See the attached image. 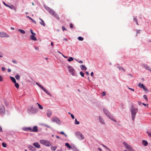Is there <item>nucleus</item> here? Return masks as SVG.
<instances>
[{
  "instance_id": "45",
  "label": "nucleus",
  "mask_w": 151,
  "mask_h": 151,
  "mask_svg": "<svg viewBox=\"0 0 151 151\" xmlns=\"http://www.w3.org/2000/svg\"><path fill=\"white\" fill-rule=\"evenodd\" d=\"M102 146L104 148H106V149H107L108 150H109V149L106 146V145H102Z\"/></svg>"
},
{
  "instance_id": "20",
  "label": "nucleus",
  "mask_w": 151,
  "mask_h": 151,
  "mask_svg": "<svg viewBox=\"0 0 151 151\" xmlns=\"http://www.w3.org/2000/svg\"><path fill=\"white\" fill-rule=\"evenodd\" d=\"M33 145L35 147L37 148H39L40 147V146L38 142L34 143Z\"/></svg>"
},
{
  "instance_id": "39",
  "label": "nucleus",
  "mask_w": 151,
  "mask_h": 151,
  "mask_svg": "<svg viewBox=\"0 0 151 151\" xmlns=\"http://www.w3.org/2000/svg\"><path fill=\"white\" fill-rule=\"evenodd\" d=\"M2 145L4 147H6L7 146L5 142H3L2 143Z\"/></svg>"
},
{
  "instance_id": "33",
  "label": "nucleus",
  "mask_w": 151,
  "mask_h": 151,
  "mask_svg": "<svg viewBox=\"0 0 151 151\" xmlns=\"http://www.w3.org/2000/svg\"><path fill=\"white\" fill-rule=\"evenodd\" d=\"M14 83L15 86L18 89L19 87V84L17 83H16V82Z\"/></svg>"
},
{
  "instance_id": "14",
  "label": "nucleus",
  "mask_w": 151,
  "mask_h": 151,
  "mask_svg": "<svg viewBox=\"0 0 151 151\" xmlns=\"http://www.w3.org/2000/svg\"><path fill=\"white\" fill-rule=\"evenodd\" d=\"M142 66L147 70H149L151 72V69L147 64H142Z\"/></svg>"
},
{
  "instance_id": "55",
  "label": "nucleus",
  "mask_w": 151,
  "mask_h": 151,
  "mask_svg": "<svg viewBox=\"0 0 151 151\" xmlns=\"http://www.w3.org/2000/svg\"><path fill=\"white\" fill-rule=\"evenodd\" d=\"M3 3L5 6H7L8 5L6 4L4 1L3 2Z\"/></svg>"
},
{
  "instance_id": "15",
  "label": "nucleus",
  "mask_w": 151,
  "mask_h": 151,
  "mask_svg": "<svg viewBox=\"0 0 151 151\" xmlns=\"http://www.w3.org/2000/svg\"><path fill=\"white\" fill-rule=\"evenodd\" d=\"M38 131L37 127L36 126L33 127L32 129L31 128V132H37Z\"/></svg>"
},
{
  "instance_id": "13",
  "label": "nucleus",
  "mask_w": 151,
  "mask_h": 151,
  "mask_svg": "<svg viewBox=\"0 0 151 151\" xmlns=\"http://www.w3.org/2000/svg\"><path fill=\"white\" fill-rule=\"evenodd\" d=\"M103 111L104 114L108 117L111 115L109 111L105 108H104Z\"/></svg>"
},
{
  "instance_id": "17",
  "label": "nucleus",
  "mask_w": 151,
  "mask_h": 151,
  "mask_svg": "<svg viewBox=\"0 0 151 151\" xmlns=\"http://www.w3.org/2000/svg\"><path fill=\"white\" fill-rule=\"evenodd\" d=\"M28 147L29 149V150L32 151H34L35 150V148L33 146L31 145H28L27 146Z\"/></svg>"
},
{
  "instance_id": "47",
  "label": "nucleus",
  "mask_w": 151,
  "mask_h": 151,
  "mask_svg": "<svg viewBox=\"0 0 151 151\" xmlns=\"http://www.w3.org/2000/svg\"><path fill=\"white\" fill-rule=\"evenodd\" d=\"M43 125L44 126H45L46 127H47L48 128H51V127L50 126H49L47 124H43Z\"/></svg>"
},
{
  "instance_id": "9",
  "label": "nucleus",
  "mask_w": 151,
  "mask_h": 151,
  "mask_svg": "<svg viewBox=\"0 0 151 151\" xmlns=\"http://www.w3.org/2000/svg\"><path fill=\"white\" fill-rule=\"evenodd\" d=\"M9 36L7 34L4 32H0V37L1 38L9 37Z\"/></svg>"
},
{
  "instance_id": "40",
  "label": "nucleus",
  "mask_w": 151,
  "mask_h": 151,
  "mask_svg": "<svg viewBox=\"0 0 151 151\" xmlns=\"http://www.w3.org/2000/svg\"><path fill=\"white\" fill-rule=\"evenodd\" d=\"M30 32L32 34V35H36L35 33L33 32V30L32 29H30Z\"/></svg>"
},
{
  "instance_id": "58",
  "label": "nucleus",
  "mask_w": 151,
  "mask_h": 151,
  "mask_svg": "<svg viewBox=\"0 0 151 151\" xmlns=\"http://www.w3.org/2000/svg\"><path fill=\"white\" fill-rule=\"evenodd\" d=\"M3 80V78L2 77L0 76V81H2Z\"/></svg>"
},
{
  "instance_id": "43",
  "label": "nucleus",
  "mask_w": 151,
  "mask_h": 151,
  "mask_svg": "<svg viewBox=\"0 0 151 151\" xmlns=\"http://www.w3.org/2000/svg\"><path fill=\"white\" fill-rule=\"evenodd\" d=\"M147 133L148 134V135L150 137H151V133L150 132H149L148 131H147Z\"/></svg>"
},
{
  "instance_id": "29",
  "label": "nucleus",
  "mask_w": 151,
  "mask_h": 151,
  "mask_svg": "<svg viewBox=\"0 0 151 151\" xmlns=\"http://www.w3.org/2000/svg\"><path fill=\"white\" fill-rule=\"evenodd\" d=\"M18 31L20 32L22 34H24L25 33V32L22 29H19Z\"/></svg>"
},
{
  "instance_id": "26",
  "label": "nucleus",
  "mask_w": 151,
  "mask_h": 151,
  "mask_svg": "<svg viewBox=\"0 0 151 151\" xmlns=\"http://www.w3.org/2000/svg\"><path fill=\"white\" fill-rule=\"evenodd\" d=\"M10 78L13 83H15L16 82V80L14 77L10 76Z\"/></svg>"
},
{
  "instance_id": "57",
  "label": "nucleus",
  "mask_w": 151,
  "mask_h": 151,
  "mask_svg": "<svg viewBox=\"0 0 151 151\" xmlns=\"http://www.w3.org/2000/svg\"><path fill=\"white\" fill-rule=\"evenodd\" d=\"M3 57V54L1 52H0V58H2Z\"/></svg>"
},
{
  "instance_id": "52",
  "label": "nucleus",
  "mask_w": 151,
  "mask_h": 151,
  "mask_svg": "<svg viewBox=\"0 0 151 151\" xmlns=\"http://www.w3.org/2000/svg\"><path fill=\"white\" fill-rule=\"evenodd\" d=\"M136 31H137V34L136 35V36L137 35V34L138 33H139V31H140V30H136Z\"/></svg>"
},
{
  "instance_id": "1",
  "label": "nucleus",
  "mask_w": 151,
  "mask_h": 151,
  "mask_svg": "<svg viewBox=\"0 0 151 151\" xmlns=\"http://www.w3.org/2000/svg\"><path fill=\"white\" fill-rule=\"evenodd\" d=\"M44 7L47 10L49 13L51 14L52 16L55 17L57 19H59L60 18L58 14L56 12H55L52 9L45 6H44Z\"/></svg>"
},
{
  "instance_id": "63",
  "label": "nucleus",
  "mask_w": 151,
  "mask_h": 151,
  "mask_svg": "<svg viewBox=\"0 0 151 151\" xmlns=\"http://www.w3.org/2000/svg\"><path fill=\"white\" fill-rule=\"evenodd\" d=\"M91 76H93V72H91Z\"/></svg>"
},
{
  "instance_id": "42",
  "label": "nucleus",
  "mask_w": 151,
  "mask_h": 151,
  "mask_svg": "<svg viewBox=\"0 0 151 151\" xmlns=\"http://www.w3.org/2000/svg\"><path fill=\"white\" fill-rule=\"evenodd\" d=\"M75 124H79V122L77 121L76 119H75Z\"/></svg>"
},
{
  "instance_id": "10",
  "label": "nucleus",
  "mask_w": 151,
  "mask_h": 151,
  "mask_svg": "<svg viewBox=\"0 0 151 151\" xmlns=\"http://www.w3.org/2000/svg\"><path fill=\"white\" fill-rule=\"evenodd\" d=\"M52 121L55 122L58 124H61V122L59 119L56 116H55L52 118Z\"/></svg>"
},
{
  "instance_id": "30",
  "label": "nucleus",
  "mask_w": 151,
  "mask_h": 151,
  "mask_svg": "<svg viewBox=\"0 0 151 151\" xmlns=\"http://www.w3.org/2000/svg\"><path fill=\"white\" fill-rule=\"evenodd\" d=\"M37 104L39 106V108L40 109H43V106H41V105H40L39 104L37 103Z\"/></svg>"
},
{
  "instance_id": "46",
  "label": "nucleus",
  "mask_w": 151,
  "mask_h": 151,
  "mask_svg": "<svg viewBox=\"0 0 151 151\" xmlns=\"http://www.w3.org/2000/svg\"><path fill=\"white\" fill-rule=\"evenodd\" d=\"M12 62L15 64H17V61L15 60H12Z\"/></svg>"
},
{
  "instance_id": "56",
  "label": "nucleus",
  "mask_w": 151,
  "mask_h": 151,
  "mask_svg": "<svg viewBox=\"0 0 151 151\" xmlns=\"http://www.w3.org/2000/svg\"><path fill=\"white\" fill-rule=\"evenodd\" d=\"M128 88L129 89H130V90H131L132 91H134V89H133L132 88H130L129 87H128Z\"/></svg>"
},
{
  "instance_id": "41",
  "label": "nucleus",
  "mask_w": 151,
  "mask_h": 151,
  "mask_svg": "<svg viewBox=\"0 0 151 151\" xmlns=\"http://www.w3.org/2000/svg\"><path fill=\"white\" fill-rule=\"evenodd\" d=\"M80 74L82 77H83L84 76V74L82 72H80Z\"/></svg>"
},
{
  "instance_id": "37",
  "label": "nucleus",
  "mask_w": 151,
  "mask_h": 151,
  "mask_svg": "<svg viewBox=\"0 0 151 151\" xmlns=\"http://www.w3.org/2000/svg\"><path fill=\"white\" fill-rule=\"evenodd\" d=\"M59 133L64 135L66 137H67V135L63 131L60 132Z\"/></svg>"
},
{
  "instance_id": "60",
  "label": "nucleus",
  "mask_w": 151,
  "mask_h": 151,
  "mask_svg": "<svg viewBox=\"0 0 151 151\" xmlns=\"http://www.w3.org/2000/svg\"><path fill=\"white\" fill-rule=\"evenodd\" d=\"M142 104L144 105V106H148V104H145L144 103H142Z\"/></svg>"
},
{
  "instance_id": "62",
  "label": "nucleus",
  "mask_w": 151,
  "mask_h": 151,
  "mask_svg": "<svg viewBox=\"0 0 151 151\" xmlns=\"http://www.w3.org/2000/svg\"><path fill=\"white\" fill-rule=\"evenodd\" d=\"M35 48L36 50H38L39 49V48L37 47H35Z\"/></svg>"
},
{
  "instance_id": "5",
  "label": "nucleus",
  "mask_w": 151,
  "mask_h": 151,
  "mask_svg": "<svg viewBox=\"0 0 151 151\" xmlns=\"http://www.w3.org/2000/svg\"><path fill=\"white\" fill-rule=\"evenodd\" d=\"M36 84L40 88L42 89L48 95L50 96H52L51 93H50V92H49L43 86L37 82L36 83Z\"/></svg>"
},
{
  "instance_id": "61",
  "label": "nucleus",
  "mask_w": 151,
  "mask_h": 151,
  "mask_svg": "<svg viewBox=\"0 0 151 151\" xmlns=\"http://www.w3.org/2000/svg\"><path fill=\"white\" fill-rule=\"evenodd\" d=\"M7 71L9 72H11V70L9 68H8V69Z\"/></svg>"
},
{
  "instance_id": "48",
  "label": "nucleus",
  "mask_w": 151,
  "mask_h": 151,
  "mask_svg": "<svg viewBox=\"0 0 151 151\" xmlns=\"http://www.w3.org/2000/svg\"><path fill=\"white\" fill-rule=\"evenodd\" d=\"M31 20L33 23H35V24H36V21L32 19Z\"/></svg>"
},
{
  "instance_id": "23",
  "label": "nucleus",
  "mask_w": 151,
  "mask_h": 151,
  "mask_svg": "<svg viewBox=\"0 0 151 151\" xmlns=\"http://www.w3.org/2000/svg\"><path fill=\"white\" fill-rule=\"evenodd\" d=\"M142 143L143 145L146 146H147L148 144V142L147 141L145 140H143L142 141Z\"/></svg>"
},
{
  "instance_id": "3",
  "label": "nucleus",
  "mask_w": 151,
  "mask_h": 151,
  "mask_svg": "<svg viewBox=\"0 0 151 151\" xmlns=\"http://www.w3.org/2000/svg\"><path fill=\"white\" fill-rule=\"evenodd\" d=\"M38 109H34L33 107L32 106L30 108H28L27 110L28 113L30 114H36L38 111Z\"/></svg>"
},
{
  "instance_id": "16",
  "label": "nucleus",
  "mask_w": 151,
  "mask_h": 151,
  "mask_svg": "<svg viewBox=\"0 0 151 151\" xmlns=\"http://www.w3.org/2000/svg\"><path fill=\"white\" fill-rule=\"evenodd\" d=\"M99 118L100 122L102 124H105V123L103 118L101 116H99Z\"/></svg>"
},
{
  "instance_id": "18",
  "label": "nucleus",
  "mask_w": 151,
  "mask_h": 151,
  "mask_svg": "<svg viewBox=\"0 0 151 151\" xmlns=\"http://www.w3.org/2000/svg\"><path fill=\"white\" fill-rule=\"evenodd\" d=\"M35 35H31L30 36V39L32 40L36 41L37 40V39L35 36Z\"/></svg>"
},
{
  "instance_id": "11",
  "label": "nucleus",
  "mask_w": 151,
  "mask_h": 151,
  "mask_svg": "<svg viewBox=\"0 0 151 151\" xmlns=\"http://www.w3.org/2000/svg\"><path fill=\"white\" fill-rule=\"evenodd\" d=\"M138 86L141 88L143 89L145 91H146L147 90V89L146 87L143 84L139 83L138 85Z\"/></svg>"
},
{
  "instance_id": "8",
  "label": "nucleus",
  "mask_w": 151,
  "mask_h": 151,
  "mask_svg": "<svg viewBox=\"0 0 151 151\" xmlns=\"http://www.w3.org/2000/svg\"><path fill=\"white\" fill-rule=\"evenodd\" d=\"M125 147L129 151H134V150L132 147L125 142H124Z\"/></svg>"
},
{
  "instance_id": "7",
  "label": "nucleus",
  "mask_w": 151,
  "mask_h": 151,
  "mask_svg": "<svg viewBox=\"0 0 151 151\" xmlns=\"http://www.w3.org/2000/svg\"><path fill=\"white\" fill-rule=\"evenodd\" d=\"M75 134L76 137L80 140H82L84 138V137L82 134L80 132H76Z\"/></svg>"
},
{
  "instance_id": "22",
  "label": "nucleus",
  "mask_w": 151,
  "mask_h": 151,
  "mask_svg": "<svg viewBox=\"0 0 151 151\" xmlns=\"http://www.w3.org/2000/svg\"><path fill=\"white\" fill-rule=\"evenodd\" d=\"M80 68L81 70H86V67L83 65H81L80 66Z\"/></svg>"
},
{
  "instance_id": "2",
  "label": "nucleus",
  "mask_w": 151,
  "mask_h": 151,
  "mask_svg": "<svg viewBox=\"0 0 151 151\" xmlns=\"http://www.w3.org/2000/svg\"><path fill=\"white\" fill-rule=\"evenodd\" d=\"M130 111L132 119L133 121H134L136 114L138 111V109L137 108H135L132 105L131 106Z\"/></svg>"
},
{
  "instance_id": "34",
  "label": "nucleus",
  "mask_w": 151,
  "mask_h": 151,
  "mask_svg": "<svg viewBox=\"0 0 151 151\" xmlns=\"http://www.w3.org/2000/svg\"><path fill=\"white\" fill-rule=\"evenodd\" d=\"M73 60V58L72 57H70L68 59V60L69 62H70Z\"/></svg>"
},
{
  "instance_id": "19",
  "label": "nucleus",
  "mask_w": 151,
  "mask_h": 151,
  "mask_svg": "<svg viewBox=\"0 0 151 151\" xmlns=\"http://www.w3.org/2000/svg\"><path fill=\"white\" fill-rule=\"evenodd\" d=\"M22 129L23 130L25 131H27L29 130V131L31 132V127H24Z\"/></svg>"
},
{
  "instance_id": "24",
  "label": "nucleus",
  "mask_w": 151,
  "mask_h": 151,
  "mask_svg": "<svg viewBox=\"0 0 151 151\" xmlns=\"http://www.w3.org/2000/svg\"><path fill=\"white\" fill-rule=\"evenodd\" d=\"M110 119L112 121H114L115 122H116V120L111 115H110L109 116H108Z\"/></svg>"
},
{
  "instance_id": "21",
  "label": "nucleus",
  "mask_w": 151,
  "mask_h": 151,
  "mask_svg": "<svg viewBox=\"0 0 151 151\" xmlns=\"http://www.w3.org/2000/svg\"><path fill=\"white\" fill-rule=\"evenodd\" d=\"M52 114V112L50 110H48L47 112V116L48 117H50L51 115Z\"/></svg>"
},
{
  "instance_id": "51",
  "label": "nucleus",
  "mask_w": 151,
  "mask_h": 151,
  "mask_svg": "<svg viewBox=\"0 0 151 151\" xmlns=\"http://www.w3.org/2000/svg\"><path fill=\"white\" fill-rule=\"evenodd\" d=\"M62 28L63 31H64V30H66V29L65 28V27L63 26H62Z\"/></svg>"
},
{
  "instance_id": "4",
  "label": "nucleus",
  "mask_w": 151,
  "mask_h": 151,
  "mask_svg": "<svg viewBox=\"0 0 151 151\" xmlns=\"http://www.w3.org/2000/svg\"><path fill=\"white\" fill-rule=\"evenodd\" d=\"M67 68L68 69L69 72L73 76H76V72L73 68L71 66H68Z\"/></svg>"
},
{
  "instance_id": "49",
  "label": "nucleus",
  "mask_w": 151,
  "mask_h": 151,
  "mask_svg": "<svg viewBox=\"0 0 151 151\" xmlns=\"http://www.w3.org/2000/svg\"><path fill=\"white\" fill-rule=\"evenodd\" d=\"M102 95L103 96H105L106 95V93L104 91L103 92L102 94Z\"/></svg>"
},
{
  "instance_id": "38",
  "label": "nucleus",
  "mask_w": 151,
  "mask_h": 151,
  "mask_svg": "<svg viewBox=\"0 0 151 151\" xmlns=\"http://www.w3.org/2000/svg\"><path fill=\"white\" fill-rule=\"evenodd\" d=\"M15 77L17 80H19L20 79V77L19 75H16L15 76Z\"/></svg>"
},
{
  "instance_id": "12",
  "label": "nucleus",
  "mask_w": 151,
  "mask_h": 151,
  "mask_svg": "<svg viewBox=\"0 0 151 151\" xmlns=\"http://www.w3.org/2000/svg\"><path fill=\"white\" fill-rule=\"evenodd\" d=\"M5 111V109L4 106L3 105H0V112L2 114L4 113Z\"/></svg>"
},
{
  "instance_id": "6",
  "label": "nucleus",
  "mask_w": 151,
  "mask_h": 151,
  "mask_svg": "<svg viewBox=\"0 0 151 151\" xmlns=\"http://www.w3.org/2000/svg\"><path fill=\"white\" fill-rule=\"evenodd\" d=\"M40 143L46 146H50L52 145L51 143L50 142L46 140H40Z\"/></svg>"
},
{
  "instance_id": "32",
  "label": "nucleus",
  "mask_w": 151,
  "mask_h": 151,
  "mask_svg": "<svg viewBox=\"0 0 151 151\" xmlns=\"http://www.w3.org/2000/svg\"><path fill=\"white\" fill-rule=\"evenodd\" d=\"M65 145L67 146L68 148L70 149L71 148V147L68 143H65Z\"/></svg>"
},
{
  "instance_id": "44",
  "label": "nucleus",
  "mask_w": 151,
  "mask_h": 151,
  "mask_svg": "<svg viewBox=\"0 0 151 151\" xmlns=\"http://www.w3.org/2000/svg\"><path fill=\"white\" fill-rule=\"evenodd\" d=\"M143 97L147 101V96L146 95H144Z\"/></svg>"
},
{
  "instance_id": "53",
  "label": "nucleus",
  "mask_w": 151,
  "mask_h": 151,
  "mask_svg": "<svg viewBox=\"0 0 151 151\" xmlns=\"http://www.w3.org/2000/svg\"><path fill=\"white\" fill-rule=\"evenodd\" d=\"M1 69L3 71H4L5 70V68L4 67H2Z\"/></svg>"
},
{
  "instance_id": "64",
  "label": "nucleus",
  "mask_w": 151,
  "mask_h": 151,
  "mask_svg": "<svg viewBox=\"0 0 151 151\" xmlns=\"http://www.w3.org/2000/svg\"><path fill=\"white\" fill-rule=\"evenodd\" d=\"M138 103L139 105H140L141 104H142V102L140 101H138Z\"/></svg>"
},
{
  "instance_id": "36",
  "label": "nucleus",
  "mask_w": 151,
  "mask_h": 151,
  "mask_svg": "<svg viewBox=\"0 0 151 151\" xmlns=\"http://www.w3.org/2000/svg\"><path fill=\"white\" fill-rule=\"evenodd\" d=\"M133 20L134 21L136 22V24L138 25V21L137 18H134L133 19Z\"/></svg>"
},
{
  "instance_id": "25",
  "label": "nucleus",
  "mask_w": 151,
  "mask_h": 151,
  "mask_svg": "<svg viewBox=\"0 0 151 151\" xmlns=\"http://www.w3.org/2000/svg\"><path fill=\"white\" fill-rule=\"evenodd\" d=\"M39 19L40 20H41V22H40V24H41L42 25H43V26H45V24L44 23V21L43 20H42L41 18H39Z\"/></svg>"
},
{
  "instance_id": "59",
  "label": "nucleus",
  "mask_w": 151,
  "mask_h": 151,
  "mask_svg": "<svg viewBox=\"0 0 151 151\" xmlns=\"http://www.w3.org/2000/svg\"><path fill=\"white\" fill-rule=\"evenodd\" d=\"M70 27L71 28L73 27V25L72 24H70Z\"/></svg>"
},
{
  "instance_id": "35",
  "label": "nucleus",
  "mask_w": 151,
  "mask_h": 151,
  "mask_svg": "<svg viewBox=\"0 0 151 151\" xmlns=\"http://www.w3.org/2000/svg\"><path fill=\"white\" fill-rule=\"evenodd\" d=\"M78 40L80 41H83V37H78Z\"/></svg>"
},
{
  "instance_id": "50",
  "label": "nucleus",
  "mask_w": 151,
  "mask_h": 151,
  "mask_svg": "<svg viewBox=\"0 0 151 151\" xmlns=\"http://www.w3.org/2000/svg\"><path fill=\"white\" fill-rule=\"evenodd\" d=\"M76 60L80 63H83V61L82 60H80V61H78Z\"/></svg>"
},
{
  "instance_id": "28",
  "label": "nucleus",
  "mask_w": 151,
  "mask_h": 151,
  "mask_svg": "<svg viewBox=\"0 0 151 151\" xmlns=\"http://www.w3.org/2000/svg\"><path fill=\"white\" fill-rule=\"evenodd\" d=\"M117 67L119 68V70H122L124 72L125 71V70L124 68L120 66H118Z\"/></svg>"
},
{
  "instance_id": "54",
  "label": "nucleus",
  "mask_w": 151,
  "mask_h": 151,
  "mask_svg": "<svg viewBox=\"0 0 151 151\" xmlns=\"http://www.w3.org/2000/svg\"><path fill=\"white\" fill-rule=\"evenodd\" d=\"M71 116L72 119H74V116L73 115L71 114Z\"/></svg>"
},
{
  "instance_id": "31",
  "label": "nucleus",
  "mask_w": 151,
  "mask_h": 151,
  "mask_svg": "<svg viewBox=\"0 0 151 151\" xmlns=\"http://www.w3.org/2000/svg\"><path fill=\"white\" fill-rule=\"evenodd\" d=\"M51 150L52 151H55L57 149V147L52 146L51 147Z\"/></svg>"
},
{
  "instance_id": "27",
  "label": "nucleus",
  "mask_w": 151,
  "mask_h": 151,
  "mask_svg": "<svg viewBox=\"0 0 151 151\" xmlns=\"http://www.w3.org/2000/svg\"><path fill=\"white\" fill-rule=\"evenodd\" d=\"M7 7H9V8L10 9H14V10H16V8L13 5H12V6H10L8 5Z\"/></svg>"
}]
</instances>
